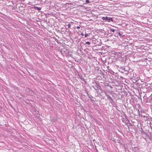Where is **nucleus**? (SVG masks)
<instances>
[{"label":"nucleus","mask_w":152,"mask_h":152,"mask_svg":"<svg viewBox=\"0 0 152 152\" xmlns=\"http://www.w3.org/2000/svg\"><path fill=\"white\" fill-rule=\"evenodd\" d=\"M92 42L96 45H100L102 41L100 39H93Z\"/></svg>","instance_id":"obj_1"},{"label":"nucleus","mask_w":152,"mask_h":152,"mask_svg":"<svg viewBox=\"0 0 152 152\" xmlns=\"http://www.w3.org/2000/svg\"><path fill=\"white\" fill-rule=\"evenodd\" d=\"M106 96L107 97V98L109 99L110 102H112L113 101L112 98L109 95L106 94Z\"/></svg>","instance_id":"obj_2"},{"label":"nucleus","mask_w":152,"mask_h":152,"mask_svg":"<svg viewBox=\"0 0 152 152\" xmlns=\"http://www.w3.org/2000/svg\"><path fill=\"white\" fill-rule=\"evenodd\" d=\"M61 52L62 53H68V50L65 48H64L61 50Z\"/></svg>","instance_id":"obj_3"},{"label":"nucleus","mask_w":152,"mask_h":152,"mask_svg":"<svg viewBox=\"0 0 152 152\" xmlns=\"http://www.w3.org/2000/svg\"><path fill=\"white\" fill-rule=\"evenodd\" d=\"M71 39L72 40V41L73 42V43H74V44H75L77 43V42H79V40H80L79 39H78L77 40H76L75 41V39H76L74 38Z\"/></svg>","instance_id":"obj_4"},{"label":"nucleus","mask_w":152,"mask_h":152,"mask_svg":"<svg viewBox=\"0 0 152 152\" xmlns=\"http://www.w3.org/2000/svg\"><path fill=\"white\" fill-rule=\"evenodd\" d=\"M54 40L57 42L58 43L61 44L63 43V41L62 40H58L57 39H54Z\"/></svg>","instance_id":"obj_5"},{"label":"nucleus","mask_w":152,"mask_h":152,"mask_svg":"<svg viewBox=\"0 0 152 152\" xmlns=\"http://www.w3.org/2000/svg\"><path fill=\"white\" fill-rule=\"evenodd\" d=\"M34 8L36 9L37 10H38L39 11L41 9V7H34Z\"/></svg>","instance_id":"obj_6"},{"label":"nucleus","mask_w":152,"mask_h":152,"mask_svg":"<svg viewBox=\"0 0 152 152\" xmlns=\"http://www.w3.org/2000/svg\"><path fill=\"white\" fill-rule=\"evenodd\" d=\"M108 17L107 16H105L103 17L102 18V19L103 20H107L108 19Z\"/></svg>","instance_id":"obj_7"},{"label":"nucleus","mask_w":152,"mask_h":152,"mask_svg":"<svg viewBox=\"0 0 152 152\" xmlns=\"http://www.w3.org/2000/svg\"><path fill=\"white\" fill-rule=\"evenodd\" d=\"M113 19L112 18H108V19L107 20V21H108V22H110V21H113Z\"/></svg>","instance_id":"obj_8"},{"label":"nucleus","mask_w":152,"mask_h":152,"mask_svg":"<svg viewBox=\"0 0 152 152\" xmlns=\"http://www.w3.org/2000/svg\"><path fill=\"white\" fill-rule=\"evenodd\" d=\"M93 88L94 89L96 90H97L98 89V86L96 85V86H95V87H94L93 86H92Z\"/></svg>","instance_id":"obj_9"},{"label":"nucleus","mask_w":152,"mask_h":152,"mask_svg":"<svg viewBox=\"0 0 152 152\" xmlns=\"http://www.w3.org/2000/svg\"><path fill=\"white\" fill-rule=\"evenodd\" d=\"M123 72H124L126 74H128L129 73V72L127 70H124Z\"/></svg>","instance_id":"obj_10"},{"label":"nucleus","mask_w":152,"mask_h":152,"mask_svg":"<svg viewBox=\"0 0 152 152\" xmlns=\"http://www.w3.org/2000/svg\"><path fill=\"white\" fill-rule=\"evenodd\" d=\"M110 31L113 32H114L115 31V30L113 28H111L110 29Z\"/></svg>","instance_id":"obj_11"},{"label":"nucleus","mask_w":152,"mask_h":152,"mask_svg":"<svg viewBox=\"0 0 152 152\" xmlns=\"http://www.w3.org/2000/svg\"><path fill=\"white\" fill-rule=\"evenodd\" d=\"M85 43H86V44H87V45H90V42H85Z\"/></svg>","instance_id":"obj_12"},{"label":"nucleus","mask_w":152,"mask_h":152,"mask_svg":"<svg viewBox=\"0 0 152 152\" xmlns=\"http://www.w3.org/2000/svg\"><path fill=\"white\" fill-rule=\"evenodd\" d=\"M71 24H69L67 25V26H68V28H70V26H71Z\"/></svg>","instance_id":"obj_13"},{"label":"nucleus","mask_w":152,"mask_h":152,"mask_svg":"<svg viewBox=\"0 0 152 152\" xmlns=\"http://www.w3.org/2000/svg\"><path fill=\"white\" fill-rule=\"evenodd\" d=\"M80 34H80L82 36H84V34L83 33H82V32H80Z\"/></svg>","instance_id":"obj_14"},{"label":"nucleus","mask_w":152,"mask_h":152,"mask_svg":"<svg viewBox=\"0 0 152 152\" xmlns=\"http://www.w3.org/2000/svg\"><path fill=\"white\" fill-rule=\"evenodd\" d=\"M86 2L87 3H88L90 2L89 1V0H86Z\"/></svg>","instance_id":"obj_15"},{"label":"nucleus","mask_w":152,"mask_h":152,"mask_svg":"<svg viewBox=\"0 0 152 152\" xmlns=\"http://www.w3.org/2000/svg\"><path fill=\"white\" fill-rule=\"evenodd\" d=\"M121 69L122 70H123V71H124V70H126L125 69V68H124V67H122L121 68Z\"/></svg>","instance_id":"obj_16"},{"label":"nucleus","mask_w":152,"mask_h":152,"mask_svg":"<svg viewBox=\"0 0 152 152\" xmlns=\"http://www.w3.org/2000/svg\"><path fill=\"white\" fill-rule=\"evenodd\" d=\"M88 36V34H85V37H86Z\"/></svg>","instance_id":"obj_17"},{"label":"nucleus","mask_w":152,"mask_h":152,"mask_svg":"<svg viewBox=\"0 0 152 152\" xmlns=\"http://www.w3.org/2000/svg\"><path fill=\"white\" fill-rule=\"evenodd\" d=\"M80 26H77V28H78V29H79V28H80Z\"/></svg>","instance_id":"obj_18"},{"label":"nucleus","mask_w":152,"mask_h":152,"mask_svg":"<svg viewBox=\"0 0 152 152\" xmlns=\"http://www.w3.org/2000/svg\"><path fill=\"white\" fill-rule=\"evenodd\" d=\"M119 34L120 36V37H121V35L120 34V33H119Z\"/></svg>","instance_id":"obj_19"},{"label":"nucleus","mask_w":152,"mask_h":152,"mask_svg":"<svg viewBox=\"0 0 152 152\" xmlns=\"http://www.w3.org/2000/svg\"><path fill=\"white\" fill-rule=\"evenodd\" d=\"M90 96H88V97H89V98H90Z\"/></svg>","instance_id":"obj_20"},{"label":"nucleus","mask_w":152,"mask_h":152,"mask_svg":"<svg viewBox=\"0 0 152 152\" xmlns=\"http://www.w3.org/2000/svg\"><path fill=\"white\" fill-rule=\"evenodd\" d=\"M90 96H88V97H89V98H90Z\"/></svg>","instance_id":"obj_21"},{"label":"nucleus","mask_w":152,"mask_h":152,"mask_svg":"<svg viewBox=\"0 0 152 152\" xmlns=\"http://www.w3.org/2000/svg\"><path fill=\"white\" fill-rule=\"evenodd\" d=\"M47 39L44 38V40H47V39Z\"/></svg>","instance_id":"obj_22"},{"label":"nucleus","mask_w":152,"mask_h":152,"mask_svg":"<svg viewBox=\"0 0 152 152\" xmlns=\"http://www.w3.org/2000/svg\"><path fill=\"white\" fill-rule=\"evenodd\" d=\"M123 70H121V72H123Z\"/></svg>","instance_id":"obj_23"},{"label":"nucleus","mask_w":152,"mask_h":152,"mask_svg":"<svg viewBox=\"0 0 152 152\" xmlns=\"http://www.w3.org/2000/svg\"><path fill=\"white\" fill-rule=\"evenodd\" d=\"M107 41H108V40H108V39H107Z\"/></svg>","instance_id":"obj_24"},{"label":"nucleus","mask_w":152,"mask_h":152,"mask_svg":"<svg viewBox=\"0 0 152 152\" xmlns=\"http://www.w3.org/2000/svg\"><path fill=\"white\" fill-rule=\"evenodd\" d=\"M127 40H128L129 39H126Z\"/></svg>","instance_id":"obj_25"}]
</instances>
